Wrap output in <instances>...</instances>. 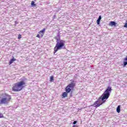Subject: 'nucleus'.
I'll return each mask as SVG.
<instances>
[{"label": "nucleus", "instance_id": "13", "mask_svg": "<svg viewBox=\"0 0 127 127\" xmlns=\"http://www.w3.org/2000/svg\"><path fill=\"white\" fill-rule=\"evenodd\" d=\"M4 117L3 116V115L1 114L0 113V119H1V118H4Z\"/></svg>", "mask_w": 127, "mask_h": 127}, {"label": "nucleus", "instance_id": "1", "mask_svg": "<svg viewBox=\"0 0 127 127\" xmlns=\"http://www.w3.org/2000/svg\"><path fill=\"white\" fill-rule=\"evenodd\" d=\"M111 93H112V87L108 86L101 96L98 99V100L94 103L93 106H95V108H99L100 106H102L103 104H105L106 103V100L109 99Z\"/></svg>", "mask_w": 127, "mask_h": 127}, {"label": "nucleus", "instance_id": "9", "mask_svg": "<svg viewBox=\"0 0 127 127\" xmlns=\"http://www.w3.org/2000/svg\"><path fill=\"white\" fill-rule=\"evenodd\" d=\"M124 61L126 62H124V67H126L127 65V56L124 59Z\"/></svg>", "mask_w": 127, "mask_h": 127}, {"label": "nucleus", "instance_id": "14", "mask_svg": "<svg viewBox=\"0 0 127 127\" xmlns=\"http://www.w3.org/2000/svg\"><path fill=\"white\" fill-rule=\"evenodd\" d=\"M31 5L35 6V4H34V1H31Z\"/></svg>", "mask_w": 127, "mask_h": 127}, {"label": "nucleus", "instance_id": "11", "mask_svg": "<svg viewBox=\"0 0 127 127\" xmlns=\"http://www.w3.org/2000/svg\"><path fill=\"white\" fill-rule=\"evenodd\" d=\"M117 113H120L121 112V106H118L117 108Z\"/></svg>", "mask_w": 127, "mask_h": 127}, {"label": "nucleus", "instance_id": "3", "mask_svg": "<svg viewBox=\"0 0 127 127\" xmlns=\"http://www.w3.org/2000/svg\"><path fill=\"white\" fill-rule=\"evenodd\" d=\"M2 95H4L3 97H0V105H8V103L11 101V96L6 93Z\"/></svg>", "mask_w": 127, "mask_h": 127}, {"label": "nucleus", "instance_id": "12", "mask_svg": "<svg viewBox=\"0 0 127 127\" xmlns=\"http://www.w3.org/2000/svg\"><path fill=\"white\" fill-rule=\"evenodd\" d=\"M54 81V76H51L50 77V82H53Z\"/></svg>", "mask_w": 127, "mask_h": 127}, {"label": "nucleus", "instance_id": "6", "mask_svg": "<svg viewBox=\"0 0 127 127\" xmlns=\"http://www.w3.org/2000/svg\"><path fill=\"white\" fill-rule=\"evenodd\" d=\"M46 30V29L44 28V29H43V30H42L39 32V33L40 34V35L42 37H43V36H44V33H45Z\"/></svg>", "mask_w": 127, "mask_h": 127}, {"label": "nucleus", "instance_id": "19", "mask_svg": "<svg viewBox=\"0 0 127 127\" xmlns=\"http://www.w3.org/2000/svg\"><path fill=\"white\" fill-rule=\"evenodd\" d=\"M36 37H37L38 38H40V35L38 34V35L36 36Z\"/></svg>", "mask_w": 127, "mask_h": 127}, {"label": "nucleus", "instance_id": "18", "mask_svg": "<svg viewBox=\"0 0 127 127\" xmlns=\"http://www.w3.org/2000/svg\"><path fill=\"white\" fill-rule=\"evenodd\" d=\"M98 19V20H100L101 21V19H102V16H99V17Z\"/></svg>", "mask_w": 127, "mask_h": 127}, {"label": "nucleus", "instance_id": "7", "mask_svg": "<svg viewBox=\"0 0 127 127\" xmlns=\"http://www.w3.org/2000/svg\"><path fill=\"white\" fill-rule=\"evenodd\" d=\"M14 61H16V59H15L14 57H13L12 59L10 60L9 64L10 65L11 64H12Z\"/></svg>", "mask_w": 127, "mask_h": 127}, {"label": "nucleus", "instance_id": "4", "mask_svg": "<svg viewBox=\"0 0 127 127\" xmlns=\"http://www.w3.org/2000/svg\"><path fill=\"white\" fill-rule=\"evenodd\" d=\"M65 47V41L60 40V42H58L54 50V54L56 53L58 50H61V49H63Z\"/></svg>", "mask_w": 127, "mask_h": 127}, {"label": "nucleus", "instance_id": "20", "mask_svg": "<svg viewBox=\"0 0 127 127\" xmlns=\"http://www.w3.org/2000/svg\"><path fill=\"white\" fill-rule=\"evenodd\" d=\"M76 124H77V121H74V122L73 123V125H76Z\"/></svg>", "mask_w": 127, "mask_h": 127}, {"label": "nucleus", "instance_id": "5", "mask_svg": "<svg viewBox=\"0 0 127 127\" xmlns=\"http://www.w3.org/2000/svg\"><path fill=\"white\" fill-rule=\"evenodd\" d=\"M74 82L75 81L72 80L71 82L65 87V92L69 93V92H71V89H74V87L76 86V84Z\"/></svg>", "mask_w": 127, "mask_h": 127}, {"label": "nucleus", "instance_id": "21", "mask_svg": "<svg viewBox=\"0 0 127 127\" xmlns=\"http://www.w3.org/2000/svg\"><path fill=\"white\" fill-rule=\"evenodd\" d=\"M56 17V15H54V16H53V18H55Z\"/></svg>", "mask_w": 127, "mask_h": 127}, {"label": "nucleus", "instance_id": "16", "mask_svg": "<svg viewBox=\"0 0 127 127\" xmlns=\"http://www.w3.org/2000/svg\"><path fill=\"white\" fill-rule=\"evenodd\" d=\"M100 21H101L100 20H98V19H97V24H100Z\"/></svg>", "mask_w": 127, "mask_h": 127}, {"label": "nucleus", "instance_id": "8", "mask_svg": "<svg viewBox=\"0 0 127 127\" xmlns=\"http://www.w3.org/2000/svg\"><path fill=\"white\" fill-rule=\"evenodd\" d=\"M68 93L66 92H64L62 94V97H63V98H66V97H67L68 96Z\"/></svg>", "mask_w": 127, "mask_h": 127}, {"label": "nucleus", "instance_id": "17", "mask_svg": "<svg viewBox=\"0 0 127 127\" xmlns=\"http://www.w3.org/2000/svg\"><path fill=\"white\" fill-rule=\"evenodd\" d=\"M124 27L127 28V20L126 21V23H125V24L124 25Z\"/></svg>", "mask_w": 127, "mask_h": 127}, {"label": "nucleus", "instance_id": "15", "mask_svg": "<svg viewBox=\"0 0 127 127\" xmlns=\"http://www.w3.org/2000/svg\"><path fill=\"white\" fill-rule=\"evenodd\" d=\"M21 38V35L19 34L18 36V39H20Z\"/></svg>", "mask_w": 127, "mask_h": 127}, {"label": "nucleus", "instance_id": "10", "mask_svg": "<svg viewBox=\"0 0 127 127\" xmlns=\"http://www.w3.org/2000/svg\"><path fill=\"white\" fill-rule=\"evenodd\" d=\"M110 24H111V25L112 26L114 25V26H116V25H117V23H116V22L115 21H111Z\"/></svg>", "mask_w": 127, "mask_h": 127}, {"label": "nucleus", "instance_id": "22", "mask_svg": "<svg viewBox=\"0 0 127 127\" xmlns=\"http://www.w3.org/2000/svg\"><path fill=\"white\" fill-rule=\"evenodd\" d=\"M72 127H76V125H73Z\"/></svg>", "mask_w": 127, "mask_h": 127}, {"label": "nucleus", "instance_id": "2", "mask_svg": "<svg viewBox=\"0 0 127 127\" xmlns=\"http://www.w3.org/2000/svg\"><path fill=\"white\" fill-rule=\"evenodd\" d=\"M24 86H25V82L24 80H22L15 83L12 87V90L14 92H20L24 88Z\"/></svg>", "mask_w": 127, "mask_h": 127}]
</instances>
